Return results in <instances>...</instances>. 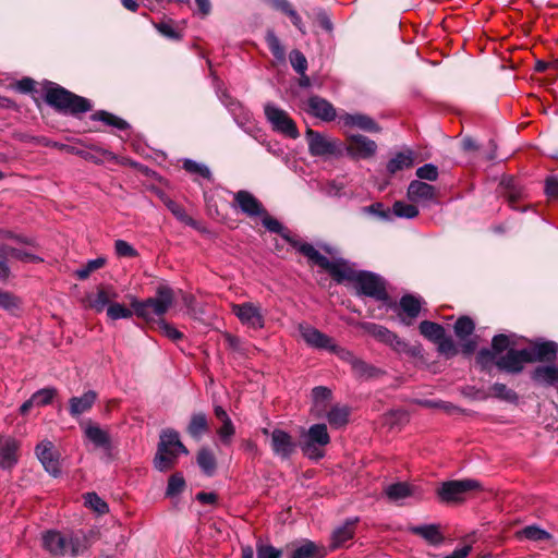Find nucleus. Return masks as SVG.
I'll return each instance as SVG.
<instances>
[{
    "label": "nucleus",
    "instance_id": "obj_1",
    "mask_svg": "<svg viewBox=\"0 0 558 558\" xmlns=\"http://www.w3.org/2000/svg\"><path fill=\"white\" fill-rule=\"evenodd\" d=\"M173 300V290L166 284H161L157 288L155 298H148L145 301L132 298L131 306L137 317L149 322L166 314Z\"/></svg>",
    "mask_w": 558,
    "mask_h": 558
},
{
    "label": "nucleus",
    "instance_id": "obj_2",
    "mask_svg": "<svg viewBox=\"0 0 558 558\" xmlns=\"http://www.w3.org/2000/svg\"><path fill=\"white\" fill-rule=\"evenodd\" d=\"M180 453L187 454L189 451L181 442L179 433L170 428L162 430L154 459L155 468L159 471L170 470L175 464Z\"/></svg>",
    "mask_w": 558,
    "mask_h": 558
},
{
    "label": "nucleus",
    "instance_id": "obj_3",
    "mask_svg": "<svg viewBox=\"0 0 558 558\" xmlns=\"http://www.w3.org/2000/svg\"><path fill=\"white\" fill-rule=\"evenodd\" d=\"M46 101L59 110L71 113H83L92 108L90 102L86 98L72 94L59 86L47 90Z\"/></svg>",
    "mask_w": 558,
    "mask_h": 558
},
{
    "label": "nucleus",
    "instance_id": "obj_4",
    "mask_svg": "<svg viewBox=\"0 0 558 558\" xmlns=\"http://www.w3.org/2000/svg\"><path fill=\"white\" fill-rule=\"evenodd\" d=\"M330 442V436L325 424H314L304 434L301 445L303 453L313 460L324 457V447Z\"/></svg>",
    "mask_w": 558,
    "mask_h": 558
},
{
    "label": "nucleus",
    "instance_id": "obj_5",
    "mask_svg": "<svg viewBox=\"0 0 558 558\" xmlns=\"http://www.w3.org/2000/svg\"><path fill=\"white\" fill-rule=\"evenodd\" d=\"M44 547L53 556L78 555L83 549L77 537L49 531L43 535Z\"/></svg>",
    "mask_w": 558,
    "mask_h": 558
},
{
    "label": "nucleus",
    "instance_id": "obj_6",
    "mask_svg": "<svg viewBox=\"0 0 558 558\" xmlns=\"http://www.w3.org/2000/svg\"><path fill=\"white\" fill-rule=\"evenodd\" d=\"M264 112L267 121L270 123L271 129L289 138H298L300 133L295 122L289 113L274 104H266Z\"/></svg>",
    "mask_w": 558,
    "mask_h": 558
},
{
    "label": "nucleus",
    "instance_id": "obj_7",
    "mask_svg": "<svg viewBox=\"0 0 558 558\" xmlns=\"http://www.w3.org/2000/svg\"><path fill=\"white\" fill-rule=\"evenodd\" d=\"M306 140L308 150L313 156H340L343 153L342 144L325 134L307 129Z\"/></svg>",
    "mask_w": 558,
    "mask_h": 558
},
{
    "label": "nucleus",
    "instance_id": "obj_8",
    "mask_svg": "<svg viewBox=\"0 0 558 558\" xmlns=\"http://www.w3.org/2000/svg\"><path fill=\"white\" fill-rule=\"evenodd\" d=\"M362 328L378 341L390 345L398 353H408L411 355H415L417 353L416 349L410 348L404 340L400 339L386 327L373 323H365L362 325Z\"/></svg>",
    "mask_w": 558,
    "mask_h": 558
},
{
    "label": "nucleus",
    "instance_id": "obj_9",
    "mask_svg": "<svg viewBox=\"0 0 558 558\" xmlns=\"http://www.w3.org/2000/svg\"><path fill=\"white\" fill-rule=\"evenodd\" d=\"M480 487V483L474 480L449 481L441 484L438 496L445 502H457L463 500L469 492Z\"/></svg>",
    "mask_w": 558,
    "mask_h": 558
},
{
    "label": "nucleus",
    "instance_id": "obj_10",
    "mask_svg": "<svg viewBox=\"0 0 558 558\" xmlns=\"http://www.w3.org/2000/svg\"><path fill=\"white\" fill-rule=\"evenodd\" d=\"M232 313L242 325L252 329H262L265 325V317L259 304L244 302L231 305Z\"/></svg>",
    "mask_w": 558,
    "mask_h": 558
},
{
    "label": "nucleus",
    "instance_id": "obj_11",
    "mask_svg": "<svg viewBox=\"0 0 558 558\" xmlns=\"http://www.w3.org/2000/svg\"><path fill=\"white\" fill-rule=\"evenodd\" d=\"M354 286L361 294L375 298L378 301L388 300L384 281L372 272L360 271Z\"/></svg>",
    "mask_w": 558,
    "mask_h": 558
},
{
    "label": "nucleus",
    "instance_id": "obj_12",
    "mask_svg": "<svg viewBox=\"0 0 558 558\" xmlns=\"http://www.w3.org/2000/svg\"><path fill=\"white\" fill-rule=\"evenodd\" d=\"M344 149L352 158L368 159L376 154L377 144L364 135L351 134L347 137Z\"/></svg>",
    "mask_w": 558,
    "mask_h": 558
},
{
    "label": "nucleus",
    "instance_id": "obj_13",
    "mask_svg": "<svg viewBox=\"0 0 558 558\" xmlns=\"http://www.w3.org/2000/svg\"><path fill=\"white\" fill-rule=\"evenodd\" d=\"M270 446L274 454L282 460L289 459L296 448L291 435L278 428L270 433Z\"/></svg>",
    "mask_w": 558,
    "mask_h": 558
},
{
    "label": "nucleus",
    "instance_id": "obj_14",
    "mask_svg": "<svg viewBox=\"0 0 558 558\" xmlns=\"http://www.w3.org/2000/svg\"><path fill=\"white\" fill-rule=\"evenodd\" d=\"M36 454L45 470L53 475L60 474L59 454L56 452L51 441L44 440L36 447Z\"/></svg>",
    "mask_w": 558,
    "mask_h": 558
},
{
    "label": "nucleus",
    "instance_id": "obj_15",
    "mask_svg": "<svg viewBox=\"0 0 558 558\" xmlns=\"http://www.w3.org/2000/svg\"><path fill=\"white\" fill-rule=\"evenodd\" d=\"M526 349L509 350L504 356L496 361L498 368L508 373H519L523 369L524 364L530 363Z\"/></svg>",
    "mask_w": 558,
    "mask_h": 558
},
{
    "label": "nucleus",
    "instance_id": "obj_16",
    "mask_svg": "<svg viewBox=\"0 0 558 558\" xmlns=\"http://www.w3.org/2000/svg\"><path fill=\"white\" fill-rule=\"evenodd\" d=\"M118 298V293L111 286H100L96 292L86 295L87 306L98 313L102 312Z\"/></svg>",
    "mask_w": 558,
    "mask_h": 558
},
{
    "label": "nucleus",
    "instance_id": "obj_17",
    "mask_svg": "<svg viewBox=\"0 0 558 558\" xmlns=\"http://www.w3.org/2000/svg\"><path fill=\"white\" fill-rule=\"evenodd\" d=\"M323 269L327 270L337 282L349 281L354 283L360 272L343 259L330 260L328 258L327 265H324Z\"/></svg>",
    "mask_w": 558,
    "mask_h": 558
},
{
    "label": "nucleus",
    "instance_id": "obj_18",
    "mask_svg": "<svg viewBox=\"0 0 558 558\" xmlns=\"http://www.w3.org/2000/svg\"><path fill=\"white\" fill-rule=\"evenodd\" d=\"M299 330L306 344L318 350H328L333 340L310 325H300Z\"/></svg>",
    "mask_w": 558,
    "mask_h": 558
},
{
    "label": "nucleus",
    "instance_id": "obj_19",
    "mask_svg": "<svg viewBox=\"0 0 558 558\" xmlns=\"http://www.w3.org/2000/svg\"><path fill=\"white\" fill-rule=\"evenodd\" d=\"M527 353L531 362H550L556 359L558 352V344L553 341L537 342L533 347L527 348Z\"/></svg>",
    "mask_w": 558,
    "mask_h": 558
},
{
    "label": "nucleus",
    "instance_id": "obj_20",
    "mask_svg": "<svg viewBox=\"0 0 558 558\" xmlns=\"http://www.w3.org/2000/svg\"><path fill=\"white\" fill-rule=\"evenodd\" d=\"M19 442L13 438L0 439V468L4 470L12 469L19 459Z\"/></svg>",
    "mask_w": 558,
    "mask_h": 558
},
{
    "label": "nucleus",
    "instance_id": "obj_21",
    "mask_svg": "<svg viewBox=\"0 0 558 558\" xmlns=\"http://www.w3.org/2000/svg\"><path fill=\"white\" fill-rule=\"evenodd\" d=\"M307 104L310 113L320 120L332 121L337 116L333 106L322 97L313 96L308 99Z\"/></svg>",
    "mask_w": 558,
    "mask_h": 558
},
{
    "label": "nucleus",
    "instance_id": "obj_22",
    "mask_svg": "<svg viewBox=\"0 0 558 558\" xmlns=\"http://www.w3.org/2000/svg\"><path fill=\"white\" fill-rule=\"evenodd\" d=\"M331 391L326 387H315L312 390L313 405L311 412L314 417L320 418L328 412Z\"/></svg>",
    "mask_w": 558,
    "mask_h": 558
},
{
    "label": "nucleus",
    "instance_id": "obj_23",
    "mask_svg": "<svg viewBox=\"0 0 558 558\" xmlns=\"http://www.w3.org/2000/svg\"><path fill=\"white\" fill-rule=\"evenodd\" d=\"M97 393L88 390L80 397H73L69 400V411L73 417H77L88 412L96 402Z\"/></svg>",
    "mask_w": 558,
    "mask_h": 558
},
{
    "label": "nucleus",
    "instance_id": "obj_24",
    "mask_svg": "<svg viewBox=\"0 0 558 558\" xmlns=\"http://www.w3.org/2000/svg\"><path fill=\"white\" fill-rule=\"evenodd\" d=\"M435 195V187L422 181H412L408 187V197L412 202L433 201Z\"/></svg>",
    "mask_w": 558,
    "mask_h": 558
},
{
    "label": "nucleus",
    "instance_id": "obj_25",
    "mask_svg": "<svg viewBox=\"0 0 558 558\" xmlns=\"http://www.w3.org/2000/svg\"><path fill=\"white\" fill-rule=\"evenodd\" d=\"M339 120L344 126H356L368 132L379 131V126L377 125V123L372 118L365 114L344 113L339 117Z\"/></svg>",
    "mask_w": 558,
    "mask_h": 558
},
{
    "label": "nucleus",
    "instance_id": "obj_26",
    "mask_svg": "<svg viewBox=\"0 0 558 558\" xmlns=\"http://www.w3.org/2000/svg\"><path fill=\"white\" fill-rule=\"evenodd\" d=\"M400 319L405 325H411L421 311V300L413 295H405L400 300Z\"/></svg>",
    "mask_w": 558,
    "mask_h": 558
},
{
    "label": "nucleus",
    "instance_id": "obj_27",
    "mask_svg": "<svg viewBox=\"0 0 558 558\" xmlns=\"http://www.w3.org/2000/svg\"><path fill=\"white\" fill-rule=\"evenodd\" d=\"M234 201L240 209L248 216H258L263 213L262 204L248 192L239 191Z\"/></svg>",
    "mask_w": 558,
    "mask_h": 558
},
{
    "label": "nucleus",
    "instance_id": "obj_28",
    "mask_svg": "<svg viewBox=\"0 0 558 558\" xmlns=\"http://www.w3.org/2000/svg\"><path fill=\"white\" fill-rule=\"evenodd\" d=\"M356 521V519L348 520L343 525L335 530L331 538L333 548L343 546L348 541L353 538Z\"/></svg>",
    "mask_w": 558,
    "mask_h": 558
},
{
    "label": "nucleus",
    "instance_id": "obj_29",
    "mask_svg": "<svg viewBox=\"0 0 558 558\" xmlns=\"http://www.w3.org/2000/svg\"><path fill=\"white\" fill-rule=\"evenodd\" d=\"M86 438L92 441L96 447L109 448L110 437L109 434L95 424H87L84 428Z\"/></svg>",
    "mask_w": 558,
    "mask_h": 558
},
{
    "label": "nucleus",
    "instance_id": "obj_30",
    "mask_svg": "<svg viewBox=\"0 0 558 558\" xmlns=\"http://www.w3.org/2000/svg\"><path fill=\"white\" fill-rule=\"evenodd\" d=\"M411 532L422 536L426 542L432 545H438L444 541L442 534L435 524L420 525L411 527Z\"/></svg>",
    "mask_w": 558,
    "mask_h": 558
},
{
    "label": "nucleus",
    "instance_id": "obj_31",
    "mask_svg": "<svg viewBox=\"0 0 558 558\" xmlns=\"http://www.w3.org/2000/svg\"><path fill=\"white\" fill-rule=\"evenodd\" d=\"M385 494L389 500L398 502L413 495V489L408 483L398 482L390 484L385 488Z\"/></svg>",
    "mask_w": 558,
    "mask_h": 558
},
{
    "label": "nucleus",
    "instance_id": "obj_32",
    "mask_svg": "<svg viewBox=\"0 0 558 558\" xmlns=\"http://www.w3.org/2000/svg\"><path fill=\"white\" fill-rule=\"evenodd\" d=\"M208 421L204 413H194L191 416L187 433L191 437L195 439H201V437L208 432Z\"/></svg>",
    "mask_w": 558,
    "mask_h": 558
},
{
    "label": "nucleus",
    "instance_id": "obj_33",
    "mask_svg": "<svg viewBox=\"0 0 558 558\" xmlns=\"http://www.w3.org/2000/svg\"><path fill=\"white\" fill-rule=\"evenodd\" d=\"M350 410L348 407L335 405L332 407L325 416L329 424L335 428L344 426L349 421Z\"/></svg>",
    "mask_w": 558,
    "mask_h": 558
},
{
    "label": "nucleus",
    "instance_id": "obj_34",
    "mask_svg": "<svg viewBox=\"0 0 558 558\" xmlns=\"http://www.w3.org/2000/svg\"><path fill=\"white\" fill-rule=\"evenodd\" d=\"M413 161L414 158L413 153L411 150L399 153L392 159L389 160L387 165V170L393 174L397 171L411 168L413 166Z\"/></svg>",
    "mask_w": 558,
    "mask_h": 558
},
{
    "label": "nucleus",
    "instance_id": "obj_35",
    "mask_svg": "<svg viewBox=\"0 0 558 558\" xmlns=\"http://www.w3.org/2000/svg\"><path fill=\"white\" fill-rule=\"evenodd\" d=\"M294 246L300 253L306 256L314 265L320 268L327 265L328 257L322 255L313 245L308 243H294Z\"/></svg>",
    "mask_w": 558,
    "mask_h": 558
},
{
    "label": "nucleus",
    "instance_id": "obj_36",
    "mask_svg": "<svg viewBox=\"0 0 558 558\" xmlns=\"http://www.w3.org/2000/svg\"><path fill=\"white\" fill-rule=\"evenodd\" d=\"M197 463L205 474L213 475L215 473L216 458L210 450H199L197 454Z\"/></svg>",
    "mask_w": 558,
    "mask_h": 558
},
{
    "label": "nucleus",
    "instance_id": "obj_37",
    "mask_svg": "<svg viewBox=\"0 0 558 558\" xmlns=\"http://www.w3.org/2000/svg\"><path fill=\"white\" fill-rule=\"evenodd\" d=\"M420 332L430 341L436 342L445 335L444 328L436 323L424 320L420 324Z\"/></svg>",
    "mask_w": 558,
    "mask_h": 558
},
{
    "label": "nucleus",
    "instance_id": "obj_38",
    "mask_svg": "<svg viewBox=\"0 0 558 558\" xmlns=\"http://www.w3.org/2000/svg\"><path fill=\"white\" fill-rule=\"evenodd\" d=\"M105 265V257H97L95 259H90L84 266L75 270V276L80 280H85L90 276L92 272L102 268Z\"/></svg>",
    "mask_w": 558,
    "mask_h": 558
},
{
    "label": "nucleus",
    "instance_id": "obj_39",
    "mask_svg": "<svg viewBox=\"0 0 558 558\" xmlns=\"http://www.w3.org/2000/svg\"><path fill=\"white\" fill-rule=\"evenodd\" d=\"M93 119L97 121H102L104 123L114 126L119 130H124L128 128V123L123 119L107 111L95 112L93 114Z\"/></svg>",
    "mask_w": 558,
    "mask_h": 558
},
{
    "label": "nucleus",
    "instance_id": "obj_40",
    "mask_svg": "<svg viewBox=\"0 0 558 558\" xmlns=\"http://www.w3.org/2000/svg\"><path fill=\"white\" fill-rule=\"evenodd\" d=\"M266 43H267L268 48L270 49L272 56L279 61H284V59H286L284 48L281 46L279 38L275 35L274 32L269 31L267 33Z\"/></svg>",
    "mask_w": 558,
    "mask_h": 558
},
{
    "label": "nucleus",
    "instance_id": "obj_41",
    "mask_svg": "<svg viewBox=\"0 0 558 558\" xmlns=\"http://www.w3.org/2000/svg\"><path fill=\"white\" fill-rule=\"evenodd\" d=\"M135 314L134 310H130L123 304L113 302L107 308V315L110 319L117 320L121 318H130Z\"/></svg>",
    "mask_w": 558,
    "mask_h": 558
},
{
    "label": "nucleus",
    "instance_id": "obj_42",
    "mask_svg": "<svg viewBox=\"0 0 558 558\" xmlns=\"http://www.w3.org/2000/svg\"><path fill=\"white\" fill-rule=\"evenodd\" d=\"M183 168L184 170H186L187 172L192 173V174H195V175H198V177H202L204 179H207L209 180L210 177H211V172L209 170V168L203 163H199V162H196L194 160H191V159H185L183 161Z\"/></svg>",
    "mask_w": 558,
    "mask_h": 558
},
{
    "label": "nucleus",
    "instance_id": "obj_43",
    "mask_svg": "<svg viewBox=\"0 0 558 558\" xmlns=\"http://www.w3.org/2000/svg\"><path fill=\"white\" fill-rule=\"evenodd\" d=\"M474 330V323L469 317H460L454 324V332L461 340L472 335Z\"/></svg>",
    "mask_w": 558,
    "mask_h": 558
},
{
    "label": "nucleus",
    "instance_id": "obj_44",
    "mask_svg": "<svg viewBox=\"0 0 558 558\" xmlns=\"http://www.w3.org/2000/svg\"><path fill=\"white\" fill-rule=\"evenodd\" d=\"M0 307L11 314L20 311V300L9 292H0Z\"/></svg>",
    "mask_w": 558,
    "mask_h": 558
},
{
    "label": "nucleus",
    "instance_id": "obj_45",
    "mask_svg": "<svg viewBox=\"0 0 558 558\" xmlns=\"http://www.w3.org/2000/svg\"><path fill=\"white\" fill-rule=\"evenodd\" d=\"M327 351L336 354L341 360L351 363L353 367L362 365V363L357 361L349 350L339 347L333 340Z\"/></svg>",
    "mask_w": 558,
    "mask_h": 558
},
{
    "label": "nucleus",
    "instance_id": "obj_46",
    "mask_svg": "<svg viewBox=\"0 0 558 558\" xmlns=\"http://www.w3.org/2000/svg\"><path fill=\"white\" fill-rule=\"evenodd\" d=\"M393 214L398 217L411 219L418 215V209L416 206L412 204H407L404 202H396L393 204Z\"/></svg>",
    "mask_w": 558,
    "mask_h": 558
},
{
    "label": "nucleus",
    "instance_id": "obj_47",
    "mask_svg": "<svg viewBox=\"0 0 558 558\" xmlns=\"http://www.w3.org/2000/svg\"><path fill=\"white\" fill-rule=\"evenodd\" d=\"M519 537H523L531 541H543L549 538V534L536 526H526L518 533Z\"/></svg>",
    "mask_w": 558,
    "mask_h": 558
},
{
    "label": "nucleus",
    "instance_id": "obj_48",
    "mask_svg": "<svg viewBox=\"0 0 558 558\" xmlns=\"http://www.w3.org/2000/svg\"><path fill=\"white\" fill-rule=\"evenodd\" d=\"M185 487V481L181 474L170 476L167 486V496L173 497L180 494Z\"/></svg>",
    "mask_w": 558,
    "mask_h": 558
},
{
    "label": "nucleus",
    "instance_id": "obj_49",
    "mask_svg": "<svg viewBox=\"0 0 558 558\" xmlns=\"http://www.w3.org/2000/svg\"><path fill=\"white\" fill-rule=\"evenodd\" d=\"M84 498L85 504L97 513L102 514L108 511V505L95 493H87Z\"/></svg>",
    "mask_w": 558,
    "mask_h": 558
},
{
    "label": "nucleus",
    "instance_id": "obj_50",
    "mask_svg": "<svg viewBox=\"0 0 558 558\" xmlns=\"http://www.w3.org/2000/svg\"><path fill=\"white\" fill-rule=\"evenodd\" d=\"M57 393V390L54 388H44L38 391H36L32 398L36 405H47L49 404L52 399L54 398Z\"/></svg>",
    "mask_w": 558,
    "mask_h": 558
},
{
    "label": "nucleus",
    "instance_id": "obj_51",
    "mask_svg": "<svg viewBox=\"0 0 558 558\" xmlns=\"http://www.w3.org/2000/svg\"><path fill=\"white\" fill-rule=\"evenodd\" d=\"M316 548L313 542L306 541L292 551L290 558H313Z\"/></svg>",
    "mask_w": 558,
    "mask_h": 558
},
{
    "label": "nucleus",
    "instance_id": "obj_52",
    "mask_svg": "<svg viewBox=\"0 0 558 558\" xmlns=\"http://www.w3.org/2000/svg\"><path fill=\"white\" fill-rule=\"evenodd\" d=\"M217 434L219 436V439L225 445H230L232 441V438L235 434V427H234L232 421H227L225 423H221V426L217 429Z\"/></svg>",
    "mask_w": 558,
    "mask_h": 558
},
{
    "label": "nucleus",
    "instance_id": "obj_53",
    "mask_svg": "<svg viewBox=\"0 0 558 558\" xmlns=\"http://www.w3.org/2000/svg\"><path fill=\"white\" fill-rule=\"evenodd\" d=\"M290 62L292 68L299 73L304 74L307 69L306 58L299 50H293L290 53Z\"/></svg>",
    "mask_w": 558,
    "mask_h": 558
},
{
    "label": "nucleus",
    "instance_id": "obj_54",
    "mask_svg": "<svg viewBox=\"0 0 558 558\" xmlns=\"http://www.w3.org/2000/svg\"><path fill=\"white\" fill-rule=\"evenodd\" d=\"M114 251L119 257H136L137 251L124 240L114 242Z\"/></svg>",
    "mask_w": 558,
    "mask_h": 558
},
{
    "label": "nucleus",
    "instance_id": "obj_55",
    "mask_svg": "<svg viewBox=\"0 0 558 558\" xmlns=\"http://www.w3.org/2000/svg\"><path fill=\"white\" fill-rule=\"evenodd\" d=\"M10 255L13 258H16V259H20V260L26 262V263H37V262L41 260L40 257H38L36 254H34L29 250L12 248L10 252Z\"/></svg>",
    "mask_w": 558,
    "mask_h": 558
},
{
    "label": "nucleus",
    "instance_id": "obj_56",
    "mask_svg": "<svg viewBox=\"0 0 558 558\" xmlns=\"http://www.w3.org/2000/svg\"><path fill=\"white\" fill-rule=\"evenodd\" d=\"M416 175L422 180L435 181L438 178V169L432 163H426L417 168Z\"/></svg>",
    "mask_w": 558,
    "mask_h": 558
},
{
    "label": "nucleus",
    "instance_id": "obj_57",
    "mask_svg": "<svg viewBox=\"0 0 558 558\" xmlns=\"http://www.w3.org/2000/svg\"><path fill=\"white\" fill-rule=\"evenodd\" d=\"M438 344V351L441 354H445L447 356H453L457 353V348L454 345V342L452 339L441 336L439 340L436 341Z\"/></svg>",
    "mask_w": 558,
    "mask_h": 558
},
{
    "label": "nucleus",
    "instance_id": "obj_58",
    "mask_svg": "<svg viewBox=\"0 0 558 558\" xmlns=\"http://www.w3.org/2000/svg\"><path fill=\"white\" fill-rule=\"evenodd\" d=\"M490 391L494 396L506 400H511L515 397V393L511 389L499 383L493 385Z\"/></svg>",
    "mask_w": 558,
    "mask_h": 558
},
{
    "label": "nucleus",
    "instance_id": "obj_59",
    "mask_svg": "<svg viewBox=\"0 0 558 558\" xmlns=\"http://www.w3.org/2000/svg\"><path fill=\"white\" fill-rule=\"evenodd\" d=\"M159 328L162 335L173 341L180 340L183 336L182 332H180L174 326L163 320L159 323Z\"/></svg>",
    "mask_w": 558,
    "mask_h": 558
},
{
    "label": "nucleus",
    "instance_id": "obj_60",
    "mask_svg": "<svg viewBox=\"0 0 558 558\" xmlns=\"http://www.w3.org/2000/svg\"><path fill=\"white\" fill-rule=\"evenodd\" d=\"M510 345V338L506 335H497L493 338V351L498 354L508 349Z\"/></svg>",
    "mask_w": 558,
    "mask_h": 558
},
{
    "label": "nucleus",
    "instance_id": "obj_61",
    "mask_svg": "<svg viewBox=\"0 0 558 558\" xmlns=\"http://www.w3.org/2000/svg\"><path fill=\"white\" fill-rule=\"evenodd\" d=\"M168 207L172 211V214L175 217H178L180 220L184 221L185 223H187L194 228H197L196 222L192 218L187 217V215L184 213V210L179 205H177L173 202H170Z\"/></svg>",
    "mask_w": 558,
    "mask_h": 558
},
{
    "label": "nucleus",
    "instance_id": "obj_62",
    "mask_svg": "<svg viewBox=\"0 0 558 558\" xmlns=\"http://www.w3.org/2000/svg\"><path fill=\"white\" fill-rule=\"evenodd\" d=\"M281 550L270 545H262L257 548V558H280Z\"/></svg>",
    "mask_w": 558,
    "mask_h": 558
},
{
    "label": "nucleus",
    "instance_id": "obj_63",
    "mask_svg": "<svg viewBox=\"0 0 558 558\" xmlns=\"http://www.w3.org/2000/svg\"><path fill=\"white\" fill-rule=\"evenodd\" d=\"M156 28L162 36H165L167 38H170V39H179L180 38L179 33L174 29V27L170 23H167V22L158 23V24H156Z\"/></svg>",
    "mask_w": 558,
    "mask_h": 558
},
{
    "label": "nucleus",
    "instance_id": "obj_64",
    "mask_svg": "<svg viewBox=\"0 0 558 558\" xmlns=\"http://www.w3.org/2000/svg\"><path fill=\"white\" fill-rule=\"evenodd\" d=\"M545 191L549 197H555V198L558 197V178L557 177L547 178Z\"/></svg>",
    "mask_w": 558,
    "mask_h": 558
}]
</instances>
